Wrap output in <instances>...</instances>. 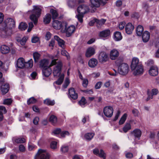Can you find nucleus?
<instances>
[{"label": "nucleus", "mask_w": 159, "mask_h": 159, "mask_svg": "<svg viewBox=\"0 0 159 159\" xmlns=\"http://www.w3.org/2000/svg\"><path fill=\"white\" fill-rule=\"evenodd\" d=\"M57 59H53L50 64L51 67L55 66L53 70V74L55 77H57L60 75L62 67V62L60 61L57 62Z\"/></svg>", "instance_id": "obj_1"}, {"label": "nucleus", "mask_w": 159, "mask_h": 159, "mask_svg": "<svg viewBox=\"0 0 159 159\" xmlns=\"http://www.w3.org/2000/svg\"><path fill=\"white\" fill-rule=\"evenodd\" d=\"M33 7L32 11V14L30 15V18L35 25L37 24L38 18L41 14V9L38 6H34Z\"/></svg>", "instance_id": "obj_2"}, {"label": "nucleus", "mask_w": 159, "mask_h": 159, "mask_svg": "<svg viewBox=\"0 0 159 159\" xmlns=\"http://www.w3.org/2000/svg\"><path fill=\"white\" fill-rule=\"evenodd\" d=\"M89 9L88 7L84 5H81L78 7L77 11L78 14L76 16L80 23H82L83 18L84 15L88 11Z\"/></svg>", "instance_id": "obj_3"}, {"label": "nucleus", "mask_w": 159, "mask_h": 159, "mask_svg": "<svg viewBox=\"0 0 159 159\" xmlns=\"http://www.w3.org/2000/svg\"><path fill=\"white\" fill-rule=\"evenodd\" d=\"M2 26L3 30L14 29L15 27V22L12 18H7L2 23Z\"/></svg>", "instance_id": "obj_4"}, {"label": "nucleus", "mask_w": 159, "mask_h": 159, "mask_svg": "<svg viewBox=\"0 0 159 159\" xmlns=\"http://www.w3.org/2000/svg\"><path fill=\"white\" fill-rule=\"evenodd\" d=\"M129 71V66L128 64L125 63H120L118 67V73L122 75H127Z\"/></svg>", "instance_id": "obj_5"}, {"label": "nucleus", "mask_w": 159, "mask_h": 159, "mask_svg": "<svg viewBox=\"0 0 159 159\" xmlns=\"http://www.w3.org/2000/svg\"><path fill=\"white\" fill-rule=\"evenodd\" d=\"M50 155L45 150L40 149L34 157V159H49Z\"/></svg>", "instance_id": "obj_6"}, {"label": "nucleus", "mask_w": 159, "mask_h": 159, "mask_svg": "<svg viewBox=\"0 0 159 159\" xmlns=\"http://www.w3.org/2000/svg\"><path fill=\"white\" fill-rule=\"evenodd\" d=\"M137 35L138 36H142L143 41L144 43L148 42L150 39V34L147 30H136Z\"/></svg>", "instance_id": "obj_7"}, {"label": "nucleus", "mask_w": 159, "mask_h": 159, "mask_svg": "<svg viewBox=\"0 0 159 159\" xmlns=\"http://www.w3.org/2000/svg\"><path fill=\"white\" fill-rule=\"evenodd\" d=\"M52 22V26L53 28L56 30H59L61 29V30H66L67 26V24L65 23L63 25L61 22L58 20H53Z\"/></svg>", "instance_id": "obj_8"}, {"label": "nucleus", "mask_w": 159, "mask_h": 159, "mask_svg": "<svg viewBox=\"0 0 159 159\" xmlns=\"http://www.w3.org/2000/svg\"><path fill=\"white\" fill-rule=\"evenodd\" d=\"M98 59L99 62L101 63L105 62L109 60V57L106 52L101 51L99 53Z\"/></svg>", "instance_id": "obj_9"}, {"label": "nucleus", "mask_w": 159, "mask_h": 159, "mask_svg": "<svg viewBox=\"0 0 159 159\" xmlns=\"http://www.w3.org/2000/svg\"><path fill=\"white\" fill-rule=\"evenodd\" d=\"M135 68L131 69L133 74L134 75H138L142 74L143 72V69L142 65L141 64L135 66Z\"/></svg>", "instance_id": "obj_10"}, {"label": "nucleus", "mask_w": 159, "mask_h": 159, "mask_svg": "<svg viewBox=\"0 0 159 159\" xmlns=\"http://www.w3.org/2000/svg\"><path fill=\"white\" fill-rule=\"evenodd\" d=\"M113 110L111 106H107L103 109V113L104 115L107 117H111L112 116Z\"/></svg>", "instance_id": "obj_11"}, {"label": "nucleus", "mask_w": 159, "mask_h": 159, "mask_svg": "<svg viewBox=\"0 0 159 159\" xmlns=\"http://www.w3.org/2000/svg\"><path fill=\"white\" fill-rule=\"evenodd\" d=\"M39 67L43 69L51 67V66H50V65H49L48 60L46 59H43L39 61Z\"/></svg>", "instance_id": "obj_12"}, {"label": "nucleus", "mask_w": 159, "mask_h": 159, "mask_svg": "<svg viewBox=\"0 0 159 159\" xmlns=\"http://www.w3.org/2000/svg\"><path fill=\"white\" fill-rule=\"evenodd\" d=\"M119 55V52L116 49L111 50L110 52L109 56L110 58L112 60L116 59Z\"/></svg>", "instance_id": "obj_13"}, {"label": "nucleus", "mask_w": 159, "mask_h": 159, "mask_svg": "<svg viewBox=\"0 0 159 159\" xmlns=\"http://www.w3.org/2000/svg\"><path fill=\"white\" fill-rule=\"evenodd\" d=\"M158 73V69L156 66H154L150 67L149 70V73L152 76H156Z\"/></svg>", "instance_id": "obj_14"}, {"label": "nucleus", "mask_w": 159, "mask_h": 159, "mask_svg": "<svg viewBox=\"0 0 159 159\" xmlns=\"http://www.w3.org/2000/svg\"><path fill=\"white\" fill-rule=\"evenodd\" d=\"M25 61L24 59L22 57L18 59L16 62V66L17 67L22 69L24 67Z\"/></svg>", "instance_id": "obj_15"}, {"label": "nucleus", "mask_w": 159, "mask_h": 159, "mask_svg": "<svg viewBox=\"0 0 159 159\" xmlns=\"http://www.w3.org/2000/svg\"><path fill=\"white\" fill-rule=\"evenodd\" d=\"M93 152L94 154L98 156L99 157L102 158L103 159L106 158L105 154L102 150H101L99 151L98 149H95L93 150Z\"/></svg>", "instance_id": "obj_16"}, {"label": "nucleus", "mask_w": 159, "mask_h": 159, "mask_svg": "<svg viewBox=\"0 0 159 159\" xmlns=\"http://www.w3.org/2000/svg\"><path fill=\"white\" fill-rule=\"evenodd\" d=\"M69 93L70 97L73 99H76L78 98V94L74 88H70L69 90Z\"/></svg>", "instance_id": "obj_17"}, {"label": "nucleus", "mask_w": 159, "mask_h": 159, "mask_svg": "<svg viewBox=\"0 0 159 159\" xmlns=\"http://www.w3.org/2000/svg\"><path fill=\"white\" fill-rule=\"evenodd\" d=\"M95 53V49L92 47L88 48L85 53V56L87 57H89L93 55Z\"/></svg>", "instance_id": "obj_18"}, {"label": "nucleus", "mask_w": 159, "mask_h": 159, "mask_svg": "<svg viewBox=\"0 0 159 159\" xmlns=\"http://www.w3.org/2000/svg\"><path fill=\"white\" fill-rule=\"evenodd\" d=\"M98 64V61L95 58L90 59L88 62L89 66L91 68H94Z\"/></svg>", "instance_id": "obj_19"}, {"label": "nucleus", "mask_w": 159, "mask_h": 159, "mask_svg": "<svg viewBox=\"0 0 159 159\" xmlns=\"http://www.w3.org/2000/svg\"><path fill=\"white\" fill-rule=\"evenodd\" d=\"M140 64H141L139 62V59L137 58L134 57L132 59L131 64V69H133L135 68V66Z\"/></svg>", "instance_id": "obj_20"}, {"label": "nucleus", "mask_w": 159, "mask_h": 159, "mask_svg": "<svg viewBox=\"0 0 159 159\" xmlns=\"http://www.w3.org/2000/svg\"><path fill=\"white\" fill-rule=\"evenodd\" d=\"M113 39L116 41H119L121 40L122 37L120 32L116 31L114 34Z\"/></svg>", "instance_id": "obj_21"}, {"label": "nucleus", "mask_w": 159, "mask_h": 159, "mask_svg": "<svg viewBox=\"0 0 159 159\" xmlns=\"http://www.w3.org/2000/svg\"><path fill=\"white\" fill-rule=\"evenodd\" d=\"M28 39V37L24 36L21 39L20 38H17L16 40L21 45L24 46L25 44Z\"/></svg>", "instance_id": "obj_22"}, {"label": "nucleus", "mask_w": 159, "mask_h": 159, "mask_svg": "<svg viewBox=\"0 0 159 159\" xmlns=\"http://www.w3.org/2000/svg\"><path fill=\"white\" fill-rule=\"evenodd\" d=\"M0 51L2 54H7L10 51L9 47L6 45L3 44L0 47Z\"/></svg>", "instance_id": "obj_23"}, {"label": "nucleus", "mask_w": 159, "mask_h": 159, "mask_svg": "<svg viewBox=\"0 0 159 159\" xmlns=\"http://www.w3.org/2000/svg\"><path fill=\"white\" fill-rule=\"evenodd\" d=\"M51 67L43 69L42 72L43 75L45 77H47L49 76L52 73V70Z\"/></svg>", "instance_id": "obj_24"}, {"label": "nucleus", "mask_w": 159, "mask_h": 159, "mask_svg": "<svg viewBox=\"0 0 159 159\" xmlns=\"http://www.w3.org/2000/svg\"><path fill=\"white\" fill-rule=\"evenodd\" d=\"M54 39L58 43L60 47L62 48H64L65 42L63 40L61 39L58 36L56 35L54 36Z\"/></svg>", "instance_id": "obj_25"}, {"label": "nucleus", "mask_w": 159, "mask_h": 159, "mask_svg": "<svg viewBox=\"0 0 159 159\" xmlns=\"http://www.w3.org/2000/svg\"><path fill=\"white\" fill-rule=\"evenodd\" d=\"M9 85L8 84H5L4 85H2L1 86V90L3 94L7 93L9 90Z\"/></svg>", "instance_id": "obj_26"}, {"label": "nucleus", "mask_w": 159, "mask_h": 159, "mask_svg": "<svg viewBox=\"0 0 159 159\" xmlns=\"http://www.w3.org/2000/svg\"><path fill=\"white\" fill-rule=\"evenodd\" d=\"M11 34V30H1L0 32V36L3 38L7 37Z\"/></svg>", "instance_id": "obj_27"}, {"label": "nucleus", "mask_w": 159, "mask_h": 159, "mask_svg": "<svg viewBox=\"0 0 159 159\" xmlns=\"http://www.w3.org/2000/svg\"><path fill=\"white\" fill-rule=\"evenodd\" d=\"M132 134L135 138L139 139L141 135L142 132L139 129H136L133 131Z\"/></svg>", "instance_id": "obj_28"}, {"label": "nucleus", "mask_w": 159, "mask_h": 159, "mask_svg": "<svg viewBox=\"0 0 159 159\" xmlns=\"http://www.w3.org/2000/svg\"><path fill=\"white\" fill-rule=\"evenodd\" d=\"M94 135V133L93 132L88 133L85 134L84 135V139L87 141L91 140Z\"/></svg>", "instance_id": "obj_29"}, {"label": "nucleus", "mask_w": 159, "mask_h": 159, "mask_svg": "<svg viewBox=\"0 0 159 159\" xmlns=\"http://www.w3.org/2000/svg\"><path fill=\"white\" fill-rule=\"evenodd\" d=\"M110 34V30H102L99 34V36L102 38H106L109 36Z\"/></svg>", "instance_id": "obj_30"}, {"label": "nucleus", "mask_w": 159, "mask_h": 159, "mask_svg": "<svg viewBox=\"0 0 159 159\" xmlns=\"http://www.w3.org/2000/svg\"><path fill=\"white\" fill-rule=\"evenodd\" d=\"M12 141L14 143H22L25 142V140L24 138L14 137L12 139Z\"/></svg>", "instance_id": "obj_31"}, {"label": "nucleus", "mask_w": 159, "mask_h": 159, "mask_svg": "<svg viewBox=\"0 0 159 159\" xmlns=\"http://www.w3.org/2000/svg\"><path fill=\"white\" fill-rule=\"evenodd\" d=\"M94 21L97 24V26L98 27H99L104 24L106 21V20L103 19L100 20L98 19H95Z\"/></svg>", "instance_id": "obj_32"}, {"label": "nucleus", "mask_w": 159, "mask_h": 159, "mask_svg": "<svg viewBox=\"0 0 159 159\" xmlns=\"http://www.w3.org/2000/svg\"><path fill=\"white\" fill-rule=\"evenodd\" d=\"M51 16L50 14H47L43 18V22L45 24L49 23L51 20Z\"/></svg>", "instance_id": "obj_33"}, {"label": "nucleus", "mask_w": 159, "mask_h": 159, "mask_svg": "<svg viewBox=\"0 0 159 159\" xmlns=\"http://www.w3.org/2000/svg\"><path fill=\"white\" fill-rule=\"evenodd\" d=\"M7 111L5 107L3 106H0V121L3 119V113H5Z\"/></svg>", "instance_id": "obj_34"}, {"label": "nucleus", "mask_w": 159, "mask_h": 159, "mask_svg": "<svg viewBox=\"0 0 159 159\" xmlns=\"http://www.w3.org/2000/svg\"><path fill=\"white\" fill-rule=\"evenodd\" d=\"M24 67L26 68H31L33 66V60L32 59H31L25 63Z\"/></svg>", "instance_id": "obj_35"}, {"label": "nucleus", "mask_w": 159, "mask_h": 159, "mask_svg": "<svg viewBox=\"0 0 159 159\" xmlns=\"http://www.w3.org/2000/svg\"><path fill=\"white\" fill-rule=\"evenodd\" d=\"M58 79L54 83L57 85H60L62 83L64 77V75L63 74H61L60 76Z\"/></svg>", "instance_id": "obj_36"}, {"label": "nucleus", "mask_w": 159, "mask_h": 159, "mask_svg": "<svg viewBox=\"0 0 159 159\" xmlns=\"http://www.w3.org/2000/svg\"><path fill=\"white\" fill-rule=\"evenodd\" d=\"M90 2L92 5L93 7H98L101 4L98 0H90Z\"/></svg>", "instance_id": "obj_37"}, {"label": "nucleus", "mask_w": 159, "mask_h": 159, "mask_svg": "<svg viewBox=\"0 0 159 159\" xmlns=\"http://www.w3.org/2000/svg\"><path fill=\"white\" fill-rule=\"evenodd\" d=\"M49 120L52 124L54 125L57 122V118L56 116L52 115L50 117Z\"/></svg>", "instance_id": "obj_38"}, {"label": "nucleus", "mask_w": 159, "mask_h": 159, "mask_svg": "<svg viewBox=\"0 0 159 159\" xmlns=\"http://www.w3.org/2000/svg\"><path fill=\"white\" fill-rule=\"evenodd\" d=\"M28 27V25L25 22L20 23L18 26V28L21 30H25Z\"/></svg>", "instance_id": "obj_39"}, {"label": "nucleus", "mask_w": 159, "mask_h": 159, "mask_svg": "<svg viewBox=\"0 0 159 159\" xmlns=\"http://www.w3.org/2000/svg\"><path fill=\"white\" fill-rule=\"evenodd\" d=\"M44 102L45 104L48 105L53 106L55 103V102L54 100H51L49 99H47L44 100Z\"/></svg>", "instance_id": "obj_40"}, {"label": "nucleus", "mask_w": 159, "mask_h": 159, "mask_svg": "<svg viewBox=\"0 0 159 159\" xmlns=\"http://www.w3.org/2000/svg\"><path fill=\"white\" fill-rule=\"evenodd\" d=\"M131 128V125L130 123H127L123 128V130L125 133H126Z\"/></svg>", "instance_id": "obj_41"}, {"label": "nucleus", "mask_w": 159, "mask_h": 159, "mask_svg": "<svg viewBox=\"0 0 159 159\" xmlns=\"http://www.w3.org/2000/svg\"><path fill=\"white\" fill-rule=\"evenodd\" d=\"M50 12L52 15V19L53 20L56 19L58 16V14L56 10L53 9H51Z\"/></svg>", "instance_id": "obj_42"}, {"label": "nucleus", "mask_w": 159, "mask_h": 159, "mask_svg": "<svg viewBox=\"0 0 159 159\" xmlns=\"http://www.w3.org/2000/svg\"><path fill=\"white\" fill-rule=\"evenodd\" d=\"M127 116V115L126 113H125L123 115L119 121V125H122L124 124L126 119Z\"/></svg>", "instance_id": "obj_43"}, {"label": "nucleus", "mask_w": 159, "mask_h": 159, "mask_svg": "<svg viewBox=\"0 0 159 159\" xmlns=\"http://www.w3.org/2000/svg\"><path fill=\"white\" fill-rule=\"evenodd\" d=\"M33 56L34 62H37L40 57V54L37 52H35L33 53Z\"/></svg>", "instance_id": "obj_44"}, {"label": "nucleus", "mask_w": 159, "mask_h": 159, "mask_svg": "<svg viewBox=\"0 0 159 159\" xmlns=\"http://www.w3.org/2000/svg\"><path fill=\"white\" fill-rule=\"evenodd\" d=\"M86 103V100L84 97H82L81 100L79 102V103L82 107H84Z\"/></svg>", "instance_id": "obj_45"}, {"label": "nucleus", "mask_w": 159, "mask_h": 159, "mask_svg": "<svg viewBox=\"0 0 159 159\" xmlns=\"http://www.w3.org/2000/svg\"><path fill=\"white\" fill-rule=\"evenodd\" d=\"M57 142L56 141H52L50 144V147L52 149H55L57 148Z\"/></svg>", "instance_id": "obj_46"}, {"label": "nucleus", "mask_w": 159, "mask_h": 159, "mask_svg": "<svg viewBox=\"0 0 159 159\" xmlns=\"http://www.w3.org/2000/svg\"><path fill=\"white\" fill-rule=\"evenodd\" d=\"M134 26L130 23H128L126 25L125 30H133Z\"/></svg>", "instance_id": "obj_47"}, {"label": "nucleus", "mask_w": 159, "mask_h": 159, "mask_svg": "<svg viewBox=\"0 0 159 159\" xmlns=\"http://www.w3.org/2000/svg\"><path fill=\"white\" fill-rule=\"evenodd\" d=\"M36 102V100L34 97H31L27 101V103L29 105L31 104L35 103Z\"/></svg>", "instance_id": "obj_48"}, {"label": "nucleus", "mask_w": 159, "mask_h": 159, "mask_svg": "<svg viewBox=\"0 0 159 159\" xmlns=\"http://www.w3.org/2000/svg\"><path fill=\"white\" fill-rule=\"evenodd\" d=\"M68 147L66 145L62 146L61 148V151L63 152H66L68 151Z\"/></svg>", "instance_id": "obj_49"}, {"label": "nucleus", "mask_w": 159, "mask_h": 159, "mask_svg": "<svg viewBox=\"0 0 159 159\" xmlns=\"http://www.w3.org/2000/svg\"><path fill=\"white\" fill-rule=\"evenodd\" d=\"M70 83V82L69 79L68 78H66L65 80L64 83L63 85V88L64 89L66 88L69 85Z\"/></svg>", "instance_id": "obj_50"}, {"label": "nucleus", "mask_w": 159, "mask_h": 159, "mask_svg": "<svg viewBox=\"0 0 159 159\" xmlns=\"http://www.w3.org/2000/svg\"><path fill=\"white\" fill-rule=\"evenodd\" d=\"M88 80L87 79H84L82 80V84L83 86L84 87L86 88L88 84Z\"/></svg>", "instance_id": "obj_51"}, {"label": "nucleus", "mask_w": 159, "mask_h": 159, "mask_svg": "<svg viewBox=\"0 0 159 159\" xmlns=\"http://www.w3.org/2000/svg\"><path fill=\"white\" fill-rule=\"evenodd\" d=\"M62 33H66V35L67 37L70 36L72 33L74 32V30L71 31V30H62Z\"/></svg>", "instance_id": "obj_52"}, {"label": "nucleus", "mask_w": 159, "mask_h": 159, "mask_svg": "<svg viewBox=\"0 0 159 159\" xmlns=\"http://www.w3.org/2000/svg\"><path fill=\"white\" fill-rule=\"evenodd\" d=\"M12 102V100L11 98H8L4 100L3 103L5 104L9 105L11 104Z\"/></svg>", "instance_id": "obj_53"}, {"label": "nucleus", "mask_w": 159, "mask_h": 159, "mask_svg": "<svg viewBox=\"0 0 159 159\" xmlns=\"http://www.w3.org/2000/svg\"><path fill=\"white\" fill-rule=\"evenodd\" d=\"M61 132V129H57L53 131L52 134L54 135H57L59 134Z\"/></svg>", "instance_id": "obj_54"}, {"label": "nucleus", "mask_w": 159, "mask_h": 159, "mask_svg": "<svg viewBox=\"0 0 159 159\" xmlns=\"http://www.w3.org/2000/svg\"><path fill=\"white\" fill-rule=\"evenodd\" d=\"M61 54L63 56H65L67 59L69 58V54L68 52L65 50H63L61 51Z\"/></svg>", "instance_id": "obj_55"}, {"label": "nucleus", "mask_w": 159, "mask_h": 159, "mask_svg": "<svg viewBox=\"0 0 159 159\" xmlns=\"http://www.w3.org/2000/svg\"><path fill=\"white\" fill-rule=\"evenodd\" d=\"M125 22H121L119 25V28L120 30H122L124 29L125 26Z\"/></svg>", "instance_id": "obj_56"}, {"label": "nucleus", "mask_w": 159, "mask_h": 159, "mask_svg": "<svg viewBox=\"0 0 159 159\" xmlns=\"http://www.w3.org/2000/svg\"><path fill=\"white\" fill-rule=\"evenodd\" d=\"M39 40V38L35 36H34L32 38V42L33 43H36L38 42Z\"/></svg>", "instance_id": "obj_57"}, {"label": "nucleus", "mask_w": 159, "mask_h": 159, "mask_svg": "<svg viewBox=\"0 0 159 159\" xmlns=\"http://www.w3.org/2000/svg\"><path fill=\"white\" fill-rule=\"evenodd\" d=\"M132 113L135 116H138L140 114L139 111L136 109H134L132 110Z\"/></svg>", "instance_id": "obj_58"}, {"label": "nucleus", "mask_w": 159, "mask_h": 159, "mask_svg": "<svg viewBox=\"0 0 159 159\" xmlns=\"http://www.w3.org/2000/svg\"><path fill=\"white\" fill-rule=\"evenodd\" d=\"M68 6L71 8L74 7L75 3L74 2L71 0H69L68 2Z\"/></svg>", "instance_id": "obj_59"}, {"label": "nucleus", "mask_w": 159, "mask_h": 159, "mask_svg": "<svg viewBox=\"0 0 159 159\" xmlns=\"http://www.w3.org/2000/svg\"><path fill=\"white\" fill-rule=\"evenodd\" d=\"M69 134V133L68 131H64L61 133V136L62 137H64L68 135Z\"/></svg>", "instance_id": "obj_60"}, {"label": "nucleus", "mask_w": 159, "mask_h": 159, "mask_svg": "<svg viewBox=\"0 0 159 159\" xmlns=\"http://www.w3.org/2000/svg\"><path fill=\"white\" fill-rule=\"evenodd\" d=\"M35 146L32 144L30 143H29L28 146V148L29 150L31 151L32 150L35 148Z\"/></svg>", "instance_id": "obj_61"}, {"label": "nucleus", "mask_w": 159, "mask_h": 159, "mask_svg": "<svg viewBox=\"0 0 159 159\" xmlns=\"http://www.w3.org/2000/svg\"><path fill=\"white\" fill-rule=\"evenodd\" d=\"M125 155L126 158H131L133 157V154L132 153L127 152L125 153Z\"/></svg>", "instance_id": "obj_62"}, {"label": "nucleus", "mask_w": 159, "mask_h": 159, "mask_svg": "<svg viewBox=\"0 0 159 159\" xmlns=\"http://www.w3.org/2000/svg\"><path fill=\"white\" fill-rule=\"evenodd\" d=\"M102 85V82H97L95 84V87L96 89H100Z\"/></svg>", "instance_id": "obj_63"}, {"label": "nucleus", "mask_w": 159, "mask_h": 159, "mask_svg": "<svg viewBox=\"0 0 159 159\" xmlns=\"http://www.w3.org/2000/svg\"><path fill=\"white\" fill-rule=\"evenodd\" d=\"M158 93V90L156 89H153L152 90V93L151 94L153 96V95H157Z\"/></svg>", "instance_id": "obj_64"}]
</instances>
